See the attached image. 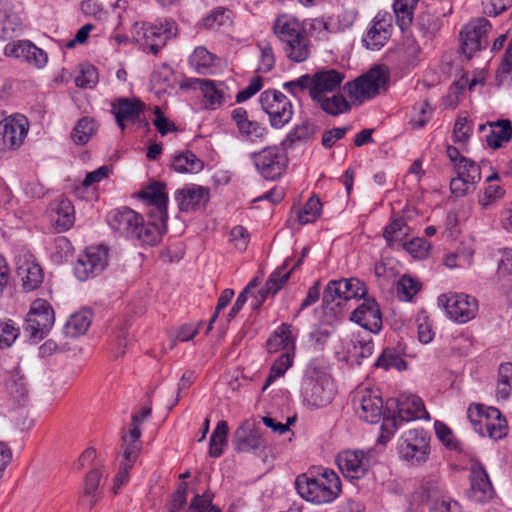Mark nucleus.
Wrapping results in <instances>:
<instances>
[{
    "mask_svg": "<svg viewBox=\"0 0 512 512\" xmlns=\"http://www.w3.org/2000/svg\"><path fill=\"white\" fill-rule=\"evenodd\" d=\"M310 97L326 113L336 116L347 112L350 106L344 96L338 93L345 76L335 69H323L311 76Z\"/></svg>",
    "mask_w": 512,
    "mask_h": 512,
    "instance_id": "f257e3e1",
    "label": "nucleus"
},
{
    "mask_svg": "<svg viewBox=\"0 0 512 512\" xmlns=\"http://www.w3.org/2000/svg\"><path fill=\"white\" fill-rule=\"evenodd\" d=\"M329 363L324 357L309 361L302 381V396L311 407L320 408L329 404L334 397V385L329 373Z\"/></svg>",
    "mask_w": 512,
    "mask_h": 512,
    "instance_id": "f03ea898",
    "label": "nucleus"
},
{
    "mask_svg": "<svg viewBox=\"0 0 512 512\" xmlns=\"http://www.w3.org/2000/svg\"><path fill=\"white\" fill-rule=\"evenodd\" d=\"M295 488L303 499L315 504L333 502L342 490L339 476L327 468L299 475L295 480Z\"/></svg>",
    "mask_w": 512,
    "mask_h": 512,
    "instance_id": "7ed1b4c3",
    "label": "nucleus"
},
{
    "mask_svg": "<svg viewBox=\"0 0 512 512\" xmlns=\"http://www.w3.org/2000/svg\"><path fill=\"white\" fill-rule=\"evenodd\" d=\"M390 72L385 65H375L368 72L347 82L343 90L354 102L362 104L375 98L381 90H385Z\"/></svg>",
    "mask_w": 512,
    "mask_h": 512,
    "instance_id": "20e7f679",
    "label": "nucleus"
},
{
    "mask_svg": "<svg viewBox=\"0 0 512 512\" xmlns=\"http://www.w3.org/2000/svg\"><path fill=\"white\" fill-rule=\"evenodd\" d=\"M177 34V25L173 20L159 21L154 25L135 22L131 28V41L148 47L153 54Z\"/></svg>",
    "mask_w": 512,
    "mask_h": 512,
    "instance_id": "39448f33",
    "label": "nucleus"
},
{
    "mask_svg": "<svg viewBox=\"0 0 512 512\" xmlns=\"http://www.w3.org/2000/svg\"><path fill=\"white\" fill-rule=\"evenodd\" d=\"M397 449L401 459L411 465H421L430 456V434L422 428L404 431L398 439Z\"/></svg>",
    "mask_w": 512,
    "mask_h": 512,
    "instance_id": "423d86ee",
    "label": "nucleus"
},
{
    "mask_svg": "<svg viewBox=\"0 0 512 512\" xmlns=\"http://www.w3.org/2000/svg\"><path fill=\"white\" fill-rule=\"evenodd\" d=\"M468 418L481 435L499 440L507 435V421L497 408H485L480 404L470 405Z\"/></svg>",
    "mask_w": 512,
    "mask_h": 512,
    "instance_id": "0eeeda50",
    "label": "nucleus"
},
{
    "mask_svg": "<svg viewBox=\"0 0 512 512\" xmlns=\"http://www.w3.org/2000/svg\"><path fill=\"white\" fill-rule=\"evenodd\" d=\"M259 103L269 116L270 125L275 129L284 127L292 119L293 105L288 97L278 90L268 89L262 92Z\"/></svg>",
    "mask_w": 512,
    "mask_h": 512,
    "instance_id": "6e6552de",
    "label": "nucleus"
},
{
    "mask_svg": "<svg viewBox=\"0 0 512 512\" xmlns=\"http://www.w3.org/2000/svg\"><path fill=\"white\" fill-rule=\"evenodd\" d=\"M257 171L267 180H276L283 175L288 165L284 148L269 146L252 154Z\"/></svg>",
    "mask_w": 512,
    "mask_h": 512,
    "instance_id": "1a4fd4ad",
    "label": "nucleus"
},
{
    "mask_svg": "<svg viewBox=\"0 0 512 512\" xmlns=\"http://www.w3.org/2000/svg\"><path fill=\"white\" fill-rule=\"evenodd\" d=\"M55 321L51 305L44 299L32 302L26 317L25 332L34 341L43 339L52 328Z\"/></svg>",
    "mask_w": 512,
    "mask_h": 512,
    "instance_id": "9d476101",
    "label": "nucleus"
},
{
    "mask_svg": "<svg viewBox=\"0 0 512 512\" xmlns=\"http://www.w3.org/2000/svg\"><path fill=\"white\" fill-rule=\"evenodd\" d=\"M108 265V249L104 246H91L79 255L74 264V274L80 281L99 275Z\"/></svg>",
    "mask_w": 512,
    "mask_h": 512,
    "instance_id": "9b49d317",
    "label": "nucleus"
},
{
    "mask_svg": "<svg viewBox=\"0 0 512 512\" xmlns=\"http://www.w3.org/2000/svg\"><path fill=\"white\" fill-rule=\"evenodd\" d=\"M438 304L443 306L451 320L458 323L470 321L478 310L476 299L463 293L442 294L438 297Z\"/></svg>",
    "mask_w": 512,
    "mask_h": 512,
    "instance_id": "f8f14e48",
    "label": "nucleus"
},
{
    "mask_svg": "<svg viewBox=\"0 0 512 512\" xmlns=\"http://www.w3.org/2000/svg\"><path fill=\"white\" fill-rule=\"evenodd\" d=\"M491 29L490 22L483 17L470 21L462 28L460 33L462 49L469 58L475 52L483 50L488 46Z\"/></svg>",
    "mask_w": 512,
    "mask_h": 512,
    "instance_id": "ddd939ff",
    "label": "nucleus"
},
{
    "mask_svg": "<svg viewBox=\"0 0 512 512\" xmlns=\"http://www.w3.org/2000/svg\"><path fill=\"white\" fill-rule=\"evenodd\" d=\"M366 292L364 283L357 278L331 280L324 289L323 303L329 305L338 300L337 305H340L341 301L362 298Z\"/></svg>",
    "mask_w": 512,
    "mask_h": 512,
    "instance_id": "4468645a",
    "label": "nucleus"
},
{
    "mask_svg": "<svg viewBox=\"0 0 512 512\" xmlns=\"http://www.w3.org/2000/svg\"><path fill=\"white\" fill-rule=\"evenodd\" d=\"M454 170L457 176L450 181L451 192L456 196L472 193L481 180L480 166L475 161L466 158L457 162Z\"/></svg>",
    "mask_w": 512,
    "mask_h": 512,
    "instance_id": "2eb2a0df",
    "label": "nucleus"
},
{
    "mask_svg": "<svg viewBox=\"0 0 512 512\" xmlns=\"http://www.w3.org/2000/svg\"><path fill=\"white\" fill-rule=\"evenodd\" d=\"M393 17L389 12H378L362 37L363 46L378 51L386 45L393 31Z\"/></svg>",
    "mask_w": 512,
    "mask_h": 512,
    "instance_id": "dca6fc26",
    "label": "nucleus"
},
{
    "mask_svg": "<svg viewBox=\"0 0 512 512\" xmlns=\"http://www.w3.org/2000/svg\"><path fill=\"white\" fill-rule=\"evenodd\" d=\"M371 450H345L338 454L337 465L343 475L350 479H360L367 473L372 464Z\"/></svg>",
    "mask_w": 512,
    "mask_h": 512,
    "instance_id": "f3484780",
    "label": "nucleus"
},
{
    "mask_svg": "<svg viewBox=\"0 0 512 512\" xmlns=\"http://www.w3.org/2000/svg\"><path fill=\"white\" fill-rule=\"evenodd\" d=\"M357 415L368 423H378L383 415V401L380 395L371 389H360L353 400Z\"/></svg>",
    "mask_w": 512,
    "mask_h": 512,
    "instance_id": "a211bd4d",
    "label": "nucleus"
},
{
    "mask_svg": "<svg viewBox=\"0 0 512 512\" xmlns=\"http://www.w3.org/2000/svg\"><path fill=\"white\" fill-rule=\"evenodd\" d=\"M16 273L25 291L37 289L43 282L44 273L35 257L24 252L16 256Z\"/></svg>",
    "mask_w": 512,
    "mask_h": 512,
    "instance_id": "6ab92c4d",
    "label": "nucleus"
},
{
    "mask_svg": "<svg viewBox=\"0 0 512 512\" xmlns=\"http://www.w3.org/2000/svg\"><path fill=\"white\" fill-rule=\"evenodd\" d=\"M4 54L26 61L38 69L43 68L48 61L47 53L44 50L26 40L8 43L4 48Z\"/></svg>",
    "mask_w": 512,
    "mask_h": 512,
    "instance_id": "aec40b11",
    "label": "nucleus"
},
{
    "mask_svg": "<svg viewBox=\"0 0 512 512\" xmlns=\"http://www.w3.org/2000/svg\"><path fill=\"white\" fill-rule=\"evenodd\" d=\"M233 443L238 452L255 451L264 448L259 425L254 420H245L234 432Z\"/></svg>",
    "mask_w": 512,
    "mask_h": 512,
    "instance_id": "412c9836",
    "label": "nucleus"
},
{
    "mask_svg": "<svg viewBox=\"0 0 512 512\" xmlns=\"http://www.w3.org/2000/svg\"><path fill=\"white\" fill-rule=\"evenodd\" d=\"M107 222L114 231L133 239L139 225L142 224V215L124 207L111 211L107 216Z\"/></svg>",
    "mask_w": 512,
    "mask_h": 512,
    "instance_id": "4be33fe9",
    "label": "nucleus"
},
{
    "mask_svg": "<svg viewBox=\"0 0 512 512\" xmlns=\"http://www.w3.org/2000/svg\"><path fill=\"white\" fill-rule=\"evenodd\" d=\"M350 319L364 328V332L377 334L382 329V314L373 299L365 300L351 314Z\"/></svg>",
    "mask_w": 512,
    "mask_h": 512,
    "instance_id": "5701e85b",
    "label": "nucleus"
},
{
    "mask_svg": "<svg viewBox=\"0 0 512 512\" xmlns=\"http://www.w3.org/2000/svg\"><path fill=\"white\" fill-rule=\"evenodd\" d=\"M494 489L484 466L478 462H472L470 468L469 497L476 502H485L492 498Z\"/></svg>",
    "mask_w": 512,
    "mask_h": 512,
    "instance_id": "b1692460",
    "label": "nucleus"
},
{
    "mask_svg": "<svg viewBox=\"0 0 512 512\" xmlns=\"http://www.w3.org/2000/svg\"><path fill=\"white\" fill-rule=\"evenodd\" d=\"M175 200L182 212H192L204 207L209 200V190L196 184L185 185L175 193Z\"/></svg>",
    "mask_w": 512,
    "mask_h": 512,
    "instance_id": "393cba45",
    "label": "nucleus"
},
{
    "mask_svg": "<svg viewBox=\"0 0 512 512\" xmlns=\"http://www.w3.org/2000/svg\"><path fill=\"white\" fill-rule=\"evenodd\" d=\"M0 127L4 144L10 148L19 147L28 133V120L23 115H15L2 120Z\"/></svg>",
    "mask_w": 512,
    "mask_h": 512,
    "instance_id": "a878e982",
    "label": "nucleus"
},
{
    "mask_svg": "<svg viewBox=\"0 0 512 512\" xmlns=\"http://www.w3.org/2000/svg\"><path fill=\"white\" fill-rule=\"evenodd\" d=\"M397 417L401 421L430 420L423 400L414 394H401L396 400Z\"/></svg>",
    "mask_w": 512,
    "mask_h": 512,
    "instance_id": "bb28decb",
    "label": "nucleus"
},
{
    "mask_svg": "<svg viewBox=\"0 0 512 512\" xmlns=\"http://www.w3.org/2000/svg\"><path fill=\"white\" fill-rule=\"evenodd\" d=\"M143 110L144 103L135 98H118L112 103V113L121 130L125 129L126 123L136 122Z\"/></svg>",
    "mask_w": 512,
    "mask_h": 512,
    "instance_id": "cd10ccee",
    "label": "nucleus"
},
{
    "mask_svg": "<svg viewBox=\"0 0 512 512\" xmlns=\"http://www.w3.org/2000/svg\"><path fill=\"white\" fill-rule=\"evenodd\" d=\"M165 188L163 183L154 182L140 192V197L151 206L149 212L151 217L157 215L160 219H168V196Z\"/></svg>",
    "mask_w": 512,
    "mask_h": 512,
    "instance_id": "c85d7f7f",
    "label": "nucleus"
},
{
    "mask_svg": "<svg viewBox=\"0 0 512 512\" xmlns=\"http://www.w3.org/2000/svg\"><path fill=\"white\" fill-rule=\"evenodd\" d=\"M150 218L146 223L142 218V224L139 225L133 239L143 245L154 246L160 242L162 235L166 232L167 219H160L157 215Z\"/></svg>",
    "mask_w": 512,
    "mask_h": 512,
    "instance_id": "c756f323",
    "label": "nucleus"
},
{
    "mask_svg": "<svg viewBox=\"0 0 512 512\" xmlns=\"http://www.w3.org/2000/svg\"><path fill=\"white\" fill-rule=\"evenodd\" d=\"M303 259L300 257L291 269H288L289 259H286L284 263L278 267L267 279L265 286L259 291L261 300L258 305L268 297V295L276 294L283 285L287 282L291 272L298 268L302 264Z\"/></svg>",
    "mask_w": 512,
    "mask_h": 512,
    "instance_id": "7c9ffc66",
    "label": "nucleus"
},
{
    "mask_svg": "<svg viewBox=\"0 0 512 512\" xmlns=\"http://www.w3.org/2000/svg\"><path fill=\"white\" fill-rule=\"evenodd\" d=\"M138 415L132 416V428L128 435L122 437L121 465L133 467L141 449V430L137 427Z\"/></svg>",
    "mask_w": 512,
    "mask_h": 512,
    "instance_id": "2f4dec72",
    "label": "nucleus"
},
{
    "mask_svg": "<svg viewBox=\"0 0 512 512\" xmlns=\"http://www.w3.org/2000/svg\"><path fill=\"white\" fill-rule=\"evenodd\" d=\"M273 33L281 44L306 31L305 26L293 15L281 14L273 23Z\"/></svg>",
    "mask_w": 512,
    "mask_h": 512,
    "instance_id": "473e14b6",
    "label": "nucleus"
},
{
    "mask_svg": "<svg viewBox=\"0 0 512 512\" xmlns=\"http://www.w3.org/2000/svg\"><path fill=\"white\" fill-rule=\"evenodd\" d=\"M267 350L269 353L295 351V337L290 324L283 323L274 331L267 340Z\"/></svg>",
    "mask_w": 512,
    "mask_h": 512,
    "instance_id": "72a5a7b5",
    "label": "nucleus"
},
{
    "mask_svg": "<svg viewBox=\"0 0 512 512\" xmlns=\"http://www.w3.org/2000/svg\"><path fill=\"white\" fill-rule=\"evenodd\" d=\"M231 117L239 132L250 140L262 138L266 133V128L263 125L248 119L247 111L244 108L234 109Z\"/></svg>",
    "mask_w": 512,
    "mask_h": 512,
    "instance_id": "f704fd0d",
    "label": "nucleus"
},
{
    "mask_svg": "<svg viewBox=\"0 0 512 512\" xmlns=\"http://www.w3.org/2000/svg\"><path fill=\"white\" fill-rule=\"evenodd\" d=\"M310 39L305 32L282 44L285 56L296 63L306 61L310 55Z\"/></svg>",
    "mask_w": 512,
    "mask_h": 512,
    "instance_id": "c9c22d12",
    "label": "nucleus"
},
{
    "mask_svg": "<svg viewBox=\"0 0 512 512\" xmlns=\"http://www.w3.org/2000/svg\"><path fill=\"white\" fill-rule=\"evenodd\" d=\"M92 322V312L83 309L70 316L64 325L63 332L67 337L76 338L85 334Z\"/></svg>",
    "mask_w": 512,
    "mask_h": 512,
    "instance_id": "e433bc0d",
    "label": "nucleus"
},
{
    "mask_svg": "<svg viewBox=\"0 0 512 512\" xmlns=\"http://www.w3.org/2000/svg\"><path fill=\"white\" fill-rule=\"evenodd\" d=\"M490 133L486 136L487 145L493 149L500 148L503 143L508 142L512 136V125L507 119L489 123Z\"/></svg>",
    "mask_w": 512,
    "mask_h": 512,
    "instance_id": "4c0bfd02",
    "label": "nucleus"
},
{
    "mask_svg": "<svg viewBox=\"0 0 512 512\" xmlns=\"http://www.w3.org/2000/svg\"><path fill=\"white\" fill-rule=\"evenodd\" d=\"M351 345L352 348L348 349V353L351 357L356 358L358 363H360V360L370 357L373 353V340L371 335L367 332L359 331L357 333H353Z\"/></svg>",
    "mask_w": 512,
    "mask_h": 512,
    "instance_id": "58836bf2",
    "label": "nucleus"
},
{
    "mask_svg": "<svg viewBox=\"0 0 512 512\" xmlns=\"http://www.w3.org/2000/svg\"><path fill=\"white\" fill-rule=\"evenodd\" d=\"M415 496L429 507L436 504L445 495L443 494L439 481L435 478H426L422 481L419 489L415 492Z\"/></svg>",
    "mask_w": 512,
    "mask_h": 512,
    "instance_id": "ea45409f",
    "label": "nucleus"
},
{
    "mask_svg": "<svg viewBox=\"0 0 512 512\" xmlns=\"http://www.w3.org/2000/svg\"><path fill=\"white\" fill-rule=\"evenodd\" d=\"M415 27L427 39H432L442 27V19L435 13L426 10L419 14Z\"/></svg>",
    "mask_w": 512,
    "mask_h": 512,
    "instance_id": "a19ab883",
    "label": "nucleus"
},
{
    "mask_svg": "<svg viewBox=\"0 0 512 512\" xmlns=\"http://www.w3.org/2000/svg\"><path fill=\"white\" fill-rule=\"evenodd\" d=\"M172 168L178 173H198L203 169V162L190 151L175 155Z\"/></svg>",
    "mask_w": 512,
    "mask_h": 512,
    "instance_id": "79ce46f5",
    "label": "nucleus"
},
{
    "mask_svg": "<svg viewBox=\"0 0 512 512\" xmlns=\"http://www.w3.org/2000/svg\"><path fill=\"white\" fill-rule=\"evenodd\" d=\"M74 207L68 199H62L56 204L54 224L59 231H66L74 224Z\"/></svg>",
    "mask_w": 512,
    "mask_h": 512,
    "instance_id": "37998d69",
    "label": "nucleus"
},
{
    "mask_svg": "<svg viewBox=\"0 0 512 512\" xmlns=\"http://www.w3.org/2000/svg\"><path fill=\"white\" fill-rule=\"evenodd\" d=\"M216 57L205 47H196L189 57L190 65L200 74L210 73L215 66Z\"/></svg>",
    "mask_w": 512,
    "mask_h": 512,
    "instance_id": "c03bdc74",
    "label": "nucleus"
},
{
    "mask_svg": "<svg viewBox=\"0 0 512 512\" xmlns=\"http://www.w3.org/2000/svg\"><path fill=\"white\" fill-rule=\"evenodd\" d=\"M199 88L205 99V107L214 110L224 102L223 91L212 80H198Z\"/></svg>",
    "mask_w": 512,
    "mask_h": 512,
    "instance_id": "a18cd8bd",
    "label": "nucleus"
},
{
    "mask_svg": "<svg viewBox=\"0 0 512 512\" xmlns=\"http://www.w3.org/2000/svg\"><path fill=\"white\" fill-rule=\"evenodd\" d=\"M228 424L221 420L217 423L209 441V455L218 458L223 454V447L227 445Z\"/></svg>",
    "mask_w": 512,
    "mask_h": 512,
    "instance_id": "49530a36",
    "label": "nucleus"
},
{
    "mask_svg": "<svg viewBox=\"0 0 512 512\" xmlns=\"http://www.w3.org/2000/svg\"><path fill=\"white\" fill-rule=\"evenodd\" d=\"M418 0H395L393 10L396 16L397 24L401 30L408 28L413 19V10Z\"/></svg>",
    "mask_w": 512,
    "mask_h": 512,
    "instance_id": "de8ad7c7",
    "label": "nucleus"
},
{
    "mask_svg": "<svg viewBox=\"0 0 512 512\" xmlns=\"http://www.w3.org/2000/svg\"><path fill=\"white\" fill-rule=\"evenodd\" d=\"M96 131V125L93 119L83 117L79 119L72 131V140L77 145L86 144Z\"/></svg>",
    "mask_w": 512,
    "mask_h": 512,
    "instance_id": "09e8293b",
    "label": "nucleus"
},
{
    "mask_svg": "<svg viewBox=\"0 0 512 512\" xmlns=\"http://www.w3.org/2000/svg\"><path fill=\"white\" fill-rule=\"evenodd\" d=\"M512 392V363H503L498 371L496 395L498 399L506 400Z\"/></svg>",
    "mask_w": 512,
    "mask_h": 512,
    "instance_id": "8fccbe9b",
    "label": "nucleus"
},
{
    "mask_svg": "<svg viewBox=\"0 0 512 512\" xmlns=\"http://www.w3.org/2000/svg\"><path fill=\"white\" fill-rule=\"evenodd\" d=\"M102 472L98 469L91 470L84 482L83 498L87 501L90 507L94 506L99 500L98 486Z\"/></svg>",
    "mask_w": 512,
    "mask_h": 512,
    "instance_id": "3c124183",
    "label": "nucleus"
},
{
    "mask_svg": "<svg viewBox=\"0 0 512 512\" xmlns=\"http://www.w3.org/2000/svg\"><path fill=\"white\" fill-rule=\"evenodd\" d=\"M294 352H283L273 363L270 373L266 379L263 389L265 390L277 378L283 376L285 372L292 366Z\"/></svg>",
    "mask_w": 512,
    "mask_h": 512,
    "instance_id": "603ef678",
    "label": "nucleus"
},
{
    "mask_svg": "<svg viewBox=\"0 0 512 512\" xmlns=\"http://www.w3.org/2000/svg\"><path fill=\"white\" fill-rule=\"evenodd\" d=\"M322 204L318 197L308 199L302 209L298 211L297 220L301 225L315 222L321 214Z\"/></svg>",
    "mask_w": 512,
    "mask_h": 512,
    "instance_id": "864d4df0",
    "label": "nucleus"
},
{
    "mask_svg": "<svg viewBox=\"0 0 512 512\" xmlns=\"http://www.w3.org/2000/svg\"><path fill=\"white\" fill-rule=\"evenodd\" d=\"M232 12L224 7L213 9L207 16L202 19V26L207 29H217L221 26L231 23Z\"/></svg>",
    "mask_w": 512,
    "mask_h": 512,
    "instance_id": "5fc2aeb1",
    "label": "nucleus"
},
{
    "mask_svg": "<svg viewBox=\"0 0 512 512\" xmlns=\"http://www.w3.org/2000/svg\"><path fill=\"white\" fill-rule=\"evenodd\" d=\"M420 282L409 275H403L397 282V296L402 301H410L419 292Z\"/></svg>",
    "mask_w": 512,
    "mask_h": 512,
    "instance_id": "6e6d98bb",
    "label": "nucleus"
},
{
    "mask_svg": "<svg viewBox=\"0 0 512 512\" xmlns=\"http://www.w3.org/2000/svg\"><path fill=\"white\" fill-rule=\"evenodd\" d=\"M213 493L205 491L202 495H195L186 512H221V510L212 504Z\"/></svg>",
    "mask_w": 512,
    "mask_h": 512,
    "instance_id": "4d7b16f0",
    "label": "nucleus"
},
{
    "mask_svg": "<svg viewBox=\"0 0 512 512\" xmlns=\"http://www.w3.org/2000/svg\"><path fill=\"white\" fill-rule=\"evenodd\" d=\"M432 117V109L427 101L415 104L410 118V125L413 129H421L426 126Z\"/></svg>",
    "mask_w": 512,
    "mask_h": 512,
    "instance_id": "13d9d810",
    "label": "nucleus"
},
{
    "mask_svg": "<svg viewBox=\"0 0 512 512\" xmlns=\"http://www.w3.org/2000/svg\"><path fill=\"white\" fill-rule=\"evenodd\" d=\"M19 333V327L12 320L0 319V348L10 347L19 336Z\"/></svg>",
    "mask_w": 512,
    "mask_h": 512,
    "instance_id": "bf43d9fd",
    "label": "nucleus"
},
{
    "mask_svg": "<svg viewBox=\"0 0 512 512\" xmlns=\"http://www.w3.org/2000/svg\"><path fill=\"white\" fill-rule=\"evenodd\" d=\"M188 484L181 482L166 504L167 512H180L187 502Z\"/></svg>",
    "mask_w": 512,
    "mask_h": 512,
    "instance_id": "052dcab7",
    "label": "nucleus"
},
{
    "mask_svg": "<svg viewBox=\"0 0 512 512\" xmlns=\"http://www.w3.org/2000/svg\"><path fill=\"white\" fill-rule=\"evenodd\" d=\"M512 7V0H481L482 12L489 17H496Z\"/></svg>",
    "mask_w": 512,
    "mask_h": 512,
    "instance_id": "680f3d73",
    "label": "nucleus"
},
{
    "mask_svg": "<svg viewBox=\"0 0 512 512\" xmlns=\"http://www.w3.org/2000/svg\"><path fill=\"white\" fill-rule=\"evenodd\" d=\"M434 429L437 438L449 449L456 450L458 441L454 437L452 430L443 422L435 421Z\"/></svg>",
    "mask_w": 512,
    "mask_h": 512,
    "instance_id": "e2e57ef3",
    "label": "nucleus"
},
{
    "mask_svg": "<svg viewBox=\"0 0 512 512\" xmlns=\"http://www.w3.org/2000/svg\"><path fill=\"white\" fill-rule=\"evenodd\" d=\"M311 87H312V78L308 74L302 75V76L298 77L297 79L283 83V88L287 92L293 94L294 96H298L299 93H301L307 89L310 92Z\"/></svg>",
    "mask_w": 512,
    "mask_h": 512,
    "instance_id": "0e129e2a",
    "label": "nucleus"
},
{
    "mask_svg": "<svg viewBox=\"0 0 512 512\" xmlns=\"http://www.w3.org/2000/svg\"><path fill=\"white\" fill-rule=\"evenodd\" d=\"M350 130L349 126L345 127H334L332 129L324 131L322 135L321 144L325 149L332 148L337 141L344 138L347 132Z\"/></svg>",
    "mask_w": 512,
    "mask_h": 512,
    "instance_id": "69168bd1",
    "label": "nucleus"
},
{
    "mask_svg": "<svg viewBox=\"0 0 512 512\" xmlns=\"http://www.w3.org/2000/svg\"><path fill=\"white\" fill-rule=\"evenodd\" d=\"M263 86V80L259 76L253 77L248 86L240 90L236 95V102L242 103L253 97L257 92L261 90Z\"/></svg>",
    "mask_w": 512,
    "mask_h": 512,
    "instance_id": "338daca9",
    "label": "nucleus"
},
{
    "mask_svg": "<svg viewBox=\"0 0 512 512\" xmlns=\"http://www.w3.org/2000/svg\"><path fill=\"white\" fill-rule=\"evenodd\" d=\"M430 512H463L461 505L448 496L430 506Z\"/></svg>",
    "mask_w": 512,
    "mask_h": 512,
    "instance_id": "774afa93",
    "label": "nucleus"
}]
</instances>
